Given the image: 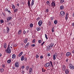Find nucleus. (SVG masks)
<instances>
[{"mask_svg":"<svg viewBox=\"0 0 74 74\" xmlns=\"http://www.w3.org/2000/svg\"><path fill=\"white\" fill-rule=\"evenodd\" d=\"M24 60L26 61V60H27V58H24Z\"/></svg>","mask_w":74,"mask_h":74,"instance_id":"obj_61","label":"nucleus"},{"mask_svg":"<svg viewBox=\"0 0 74 74\" xmlns=\"http://www.w3.org/2000/svg\"><path fill=\"white\" fill-rule=\"evenodd\" d=\"M21 73L23 74H24L25 73V71H23V70L22 71Z\"/></svg>","mask_w":74,"mask_h":74,"instance_id":"obj_39","label":"nucleus"},{"mask_svg":"<svg viewBox=\"0 0 74 74\" xmlns=\"http://www.w3.org/2000/svg\"><path fill=\"white\" fill-rule=\"evenodd\" d=\"M41 42H42V41L40 40L38 41V42L39 43H41Z\"/></svg>","mask_w":74,"mask_h":74,"instance_id":"obj_50","label":"nucleus"},{"mask_svg":"<svg viewBox=\"0 0 74 74\" xmlns=\"http://www.w3.org/2000/svg\"><path fill=\"white\" fill-rule=\"evenodd\" d=\"M10 31V28H9V27H7V31L6 32V33H8V32H9Z\"/></svg>","mask_w":74,"mask_h":74,"instance_id":"obj_14","label":"nucleus"},{"mask_svg":"<svg viewBox=\"0 0 74 74\" xmlns=\"http://www.w3.org/2000/svg\"><path fill=\"white\" fill-rule=\"evenodd\" d=\"M42 72H45V69H43L42 68Z\"/></svg>","mask_w":74,"mask_h":74,"instance_id":"obj_45","label":"nucleus"},{"mask_svg":"<svg viewBox=\"0 0 74 74\" xmlns=\"http://www.w3.org/2000/svg\"><path fill=\"white\" fill-rule=\"evenodd\" d=\"M28 4L29 7H30V0H28Z\"/></svg>","mask_w":74,"mask_h":74,"instance_id":"obj_19","label":"nucleus"},{"mask_svg":"<svg viewBox=\"0 0 74 74\" xmlns=\"http://www.w3.org/2000/svg\"><path fill=\"white\" fill-rule=\"evenodd\" d=\"M3 47L4 48H7V44L6 43H5L3 45Z\"/></svg>","mask_w":74,"mask_h":74,"instance_id":"obj_27","label":"nucleus"},{"mask_svg":"<svg viewBox=\"0 0 74 74\" xmlns=\"http://www.w3.org/2000/svg\"><path fill=\"white\" fill-rule=\"evenodd\" d=\"M2 67L3 68H5V65L4 64L2 65Z\"/></svg>","mask_w":74,"mask_h":74,"instance_id":"obj_55","label":"nucleus"},{"mask_svg":"<svg viewBox=\"0 0 74 74\" xmlns=\"http://www.w3.org/2000/svg\"><path fill=\"white\" fill-rule=\"evenodd\" d=\"M4 71V69H0V72L1 73H3Z\"/></svg>","mask_w":74,"mask_h":74,"instance_id":"obj_28","label":"nucleus"},{"mask_svg":"<svg viewBox=\"0 0 74 74\" xmlns=\"http://www.w3.org/2000/svg\"><path fill=\"white\" fill-rule=\"evenodd\" d=\"M50 64L51 66L52 67V68H53V65L52 64V61H51L50 62Z\"/></svg>","mask_w":74,"mask_h":74,"instance_id":"obj_21","label":"nucleus"},{"mask_svg":"<svg viewBox=\"0 0 74 74\" xmlns=\"http://www.w3.org/2000/svg\"><path fill=\"white\" fill-rule=\"evenodd\" d=\"M49 26H51V22L49 21L48 23Z\"/></svg>","mask_w":74,"mask_h":74,"instance_id":"obj_38","label":"nucleus"},{"mask_svg":"<svg viewBox=\"0 0 74 74\" xmlns=\"http://www.w3.org/2000/svg\"><path fill=\"white\" fill-rule=\"evenodd\" d=\"M57 23H58V21H57V20H56L54 21V24H57Z\"/></svg>","mask_w":74,"mask_h":74,"instance_id":"obj_29","label":"nucleus"},{"mask_svg":"<svg viewBox=\"0 0 74 74\" xmlns=\"http://www.w3.org/2000/svg\"><path fill=\"white\" fill-rule=\"evenodd\" d=\"M12 8L13 9H15V6L14 5H13V6H12Z\"/></svg>","mask_w":74,"mask_h":74,"instance_id":"obj_40","label":"nucleus"},{"mask_svg":"<svg viewBox=\"0 0 74 74\" xmlns=\"http://www.w3.org/2000/svg\"><path fill=\"white\" fill-rule=\"evenodd\" d=\"M26 31L24 30L23 31V34H26Z\"/></svg>","mask_w":74,"mask_h":74,"instance_id":"obj_48","label":"nucleus"},{"mask_svg":"<svg viewBox=\"0 0 74 74\" xmlns=\"http://www.w3.org/2000/svg\"><path fill=\"white\" fill-rule=\"evenodd\" d=\"M69 59H67L66 60V62H69Z\"/></svg>","mask_w":74,"mask_h":74,"instance_id":"obj_47","label":"nucleus"},{"mask_svg":"<svg viewBox=\"0 0 74 74\" xmlns=\"http://www.w3.org/2000/svg\"><path fill=\"white\" fill-rule=\"evenodd\" d=\"M71 53L70 52H67L66 54V56H70L71 55Z\"/></svg>","mask_w":74,"mask_h":74,"instance_id":"obj_11","label":"nucleus"},{"mask_svg":"<svg viewBox=\"0 0 74 74\" xmlns=\"http://www.w3.org/2000/svg\"><path fill=\"white\" fill-rule=\"evenodd\" d=\"M65 73L66 74H69V71L68 69H66L65 71Z\"/></svg>","mask_w":74,"mask_h":74,"instance_id":"obj_13","label":"nucleus"},{"mask_svg":"<svg viewBox=\"0 0 74 74\" xmlns=\"http://www.w3.org/2000/svg\"><path fill=\"white\" fill-rule=\"evenodd\" d=\"M69 68L70 69H71V70H73L74 69V66L73 65L71 64L69 65Z\"/></svg>","mask_w":74,"mask_h":74,"instance_id":"obj_4","label":"nucleus"},{"mask_svg":"<svg viewBox=\"0 0 74 74\" xmlns=\"http://www.w3.org/2000/svg\"><path fill=\"white\" fill-rule=\"evenodd\" d=\"M10 24H11V23H8V24L9 25H10Z\"/></svg>","mask_w":74,"mask_h":74,"instance_id":"obj_62","label":"nucleus"},{"mask_svg":"<svg viewBox=\"0 0 74 74\" xmlns=\"http://www.w3.org/2000/svg\"><path fill=\"white\" fill-rule=\"evenodd\" d=\"M17 11H18V9H15L14 10V12H17Z\"/></svg>","mask_w":74,"mask_h":74,"instance_id":"obj_34","label":"nucleus"},{"mask_svg":"<svg viewBox=\"0 0 74 74\" xmlns=\"http://www.w3.org/2000/svg\"><path fill=\"white\" fill-rule=\"evenodd\" d=\"M0 22H1V23H3V22H4V21L3 20H1L0 21Z\"/></svg>","mask_w":74,"mask_h":74,"instance_id":"obj_52","label":"nucleus"},{"mask_svg":"<svg viewBox=\"0 0 74 74\" xmlns=\"http://www.w3.org/2000/svg\"><path fill=\"white\" fill-rule=\"evenodd\" d=\"M36 30L37 31H40V30H41V28L40 27H38L36 28Z\"/></svg>","mask_w":74,"mask_h":74,"instance_id":"obj_20","label":"nucleus"},{"mask_svg":"<svg viewBox=\"0 0 74 74\" xmlns=\"http://www.w3.org/2000/svg\"><path fill=\"white\" fill-rule=\"evenodd\" d=\"M25 67L24 66H21V69H22V70H23V69H25Z\"/></svg>","mask_w":74,"mask_h":74,"instance_id":"obj_35","label":"nucleus"},{"mask_svg":"<svg viewBox=\"0 0 74 74\" xmlns=\"http://www.w3.org/2000/svg\"><path fill=\"white\" fill-rule=\"evenodd\" d=\"M60 9L61 10H64V6L63 5L61 6Z\"/></svg>","mask_w":74,"mask_h":74,"instance_id":"obj_17","label":"nucleus"},{"mask_svg":"<svg viewBox=\"0 0 74 74\" xmlns=\"http://www.w3.org/2000/svg\"><path fill=\"white\" fill-rule=\"evenodd\" d=\"M21 32H22V31L21 30H19L18 32V35H20V34H21Z\"/></svg>","mask_w":74,"mask_h":74,"instance_id":"obj_23","label":"nucleus"},{"mask_svg":"<svg viewBox=\"0 0 74 74\" xmlns=\"http://www.w3.org/2000/svg\"><path fill=\"white\" fill-rule=\"evenodd\" d=\"M6 10L7 11H8V12H10V10H9L8 9H6Z\"/></svg>","mask_w":74,"mask_h":74,"instance_id":"obj_41","label":"nucleus"},{"mask_svg":"<svg viewBox=\"0 0 74 74\" xmlns=\"http://www.w3.org/2000/svg\"><path fill=\"white\" fill-rule=\"evenodd\" d=\"M50 66V63L48 62L46 64H45V67H48L49 66Z\"/></svg>","mask_w":74,"mask_h":74,"instance_id":"obj_7","label":"nucleus"},{"mask_svg":"<svg viewBox=\"0 0 74 74\" xmlns=\"http://www.w3.org/2000/svg\"><path fill=\"white\" fill-rule=\"evenodd\" d=\"M72 25L73 26V27H74V23H73L72 24Z\"/></svg>","mask_w":74,"mask_h":74,"instance_id":"obj_60","label":"nucleus"},{"mask_svg":"<svg viewBox=\"0 0 74 74\" xmlns=\"http://www.w3.org/2000/svg\"><path fill=\"white\" fill-rule=\"evenodd\" d=\"M24 59H25V57L23 56H22L21 58V60L22 61H23V60H24Z\"/></svg>","mask_w":74,"mask_h":74,"instance_id":"obj_25","label":"nucleus"},{"mask_svg":"<svg viewBox=\"0 0 74 74\" xmlns=\"http://www.w3.org/2000/svg\"><path fill=\"white\" fill-rule=\"evenodd\" d=\"M53 19V17H51L50 18V19H51V20H52Z\"/></svg>","mask_w":74,"mask_h":74,"instance_id":"obj_57","label":"nucleus"},{"mask_svg":"<svg viewBox=\"0 0 74 74\" xmlns=\"http://www.w3.org/2000/svg\"><path fill=\"white\" fill-rule=\"evenodd\" d=\"M38 57H39V56H38V55H37L36 56V58H38Z\"/></svg>","mask_w":74,"mask_h":74,"instance_id":"obj_49","label":"nucleus"},{"mask_svg":"<svg viewBox=\"0 0 74 74\" xmlns=\"http://www.w3.org/2000/svg\"><path fill=\"white\" fill-rule=\"evenodd\" d=\"M33 71V69L32 68H30L29 70V74H31L32 73V71Z\"/></svg>","mask_w":74,"mask_h":74,"instance_id":"obj_9","label":"nucleus"},{"mask_svg":"<svg viewBox=\"0 0 74 74\" xmlns=\"http://www.w3.org/2000/svg\"><path fill=\"white\" fill-rule=\"evenodd\" d=\"M45 12H49V10L48 9H46Z\"/></svg>","mask_w":74,"mask_h":74,"instance_id":"obj_43","label":"nucleus"},{"mask_svg":"<svg viewBox=\"0 0 74 74\" xmlns=\"http://www.w3.org/2000/svg\"><path fill=\"white\" fill-rule=\"evenodd\" d=\"M56 55H55V54H54L53 55V60H56Z\"/></svg>","mask_w":74,"mask_h":74,"instance_id":"obj_24","label":"nucleus"},{"mask_svg":"<svg viewBox=\"0 0 74 74\" xmlns=\"http://www.w3.org/2000/svg\"><path fill=\"white\" fill-rule=\"evenodd\" d=\"M45 37H46V40H47V39H48V37H47V35H46V34H45Z\"/></svg>","mask_w":74,"mask_h":74,"instance_id":"obj_36","label":"nucleus"},{"mask_svg":"<svg viewBox=\"0 0 74 74\" xmlns=\"http://www.w3.org/2000/svg\"><path fill=\"white\" fill-rule=\"evenodd\" d=\"M60 14L61 16H64L65 14V12L63 11H61L60 12Z\"/></svg>","mask_w":74,"mask_h":74,"instance_id":"obj_10","label":"nucleus"},{"mask_svg":"<svg viewBox=\"0 0 74 74\" xmlns=\"http://www.w3.org/2000/svg\"><path fill=\"white\" fill-rule=\"evenodd\" d=\"M64 2V0H61L60 1V3H63Z\"/></svg>","mask_w":74,"mask_h":74,"instance_id":"obj_33","label":"nucleus"},{"mask_svg":"<svg viewBox=\"0 0 74 74\" xmlns=\"http://www.w3.org/2000/svg\"><path fill=\"white\" fill-rule=\"evenodd\" d=\"M51 31L52 32H54V28H53L51 29Z\"/></svg>","mask_w":74,"mask_h":74,"instance_id":"obj_42","label":"nucleus"},{"mask_svg":"<svg viewBox=\"0 0 74 74\" xmlns=\"http://www.w3.org/2000/svg\"><path fill=\"white\" fill-rule=\"evenodd\" d=\"M16 57V55L15 54H13L12 55V59H15Z\"/></svg>","mask_w":74,"mask_h":74,"instance_id":"obj_22","label":"nucleus"},{"mask_svg":"<svg viewBox=\"0 0 74 74\" xmlns=\"http://www.w3.org/2000/svg\"><path fill=\"white\" fill-rule=\"evenodd\" d=\"M19 64L18 62H17L15 63V66L16 67H18V66H19Z\"/></svg>","mask_w":74,"mask_h":74,"instance_id":"obj_6","label":"nucleus"},{"mask_svg":"<svg viewBox=\"0 0 74 74\" xmlns=\"http://www.w3.org/2000/svg\"><path fill=\"white\" fill-rule=\"evenodd\" d=\"M72 53H74V50L72 51Z\"/></svg>","mask_w":74,"mask_h":74,"instance_id":"obj_64","label":"nucleus"},{"mask_svg":"<svg viewBox=\"0 0 74 74\" xmlns=\"http://www.w3.org/2000/svg\"><path fill=\"white\" fill-rule=\"evenodd\" d=\"M17 45L16 44H14L13 45V46L14 47H16Z\"/></svg>","mask_w":74,"mask_h":74,"instance_id":"obj_59","label":"nucleus"},{"mask_svg":"<svg viewBox=\"0 0 74 74\" xmlns=\"http://www.w3.org/2000/svg\"><path fill=\"white\" fill-rule=\"evenodd\" d=\"M47 56H51V55L49 53H48L47 54Z\"/></svg>","mask_w":74,"mask_h":74,"instance_id":"obj_53","label":"nucleus"},{"mask_svg":"<svg viewBox=\"0 0 74 74\" xmlns=\"http://www.w3.org/2000/svg\"><path fill=\"white\" fill-rule=\"evenodd\" d=\"M42 21H40L38 22V25L39 26L41 27V25H42Z\"/></svg>","mask_w":74,"mask_h":74,"instance_id":"obj_3","label":"nucleus"},{"mask_svg":"<svg viewBox=\"0 0 74 74\" xmlns=\"http://www.w3.org/2000/svg\"><path fill=\"white\" fill-rule=\"evenodd\" d=\"M51 7H53V8H54V7H55V6H56L55 2H53L52 3H51Z\"/></svg>","mask_w":74,"mask_h":74,"instance_id":"obj_8","label":"nucleus"},{"mask_svg":"<svg viewBox=\"0 0 74 74\" xmlns=\"http://www.w3.org/2000/svg\"><path fill=\"white\" fill-rule=\"evenodd\" d=\"M26 69H27V70H29V66H27L26 67Z\"/></svg>","mask_w":74,"mask_h":74,"instance_id":"obj_31","label":"nucleus"},{"mask_svg":"<svg viewBox=\"0 0 74 74\" xmlns=\"http://www.w3.org/2000/svg\"><path fill=\"white\" fill-rule=\"evenodd\" d=\"M23 41L26 44V43H27V41H28V39H27V38H26Z\"/></svg>","mask_w":74,"mask_h":74,"instance_id":"obj_12","label":"nucleus"},{"mask_svg":"<svg viewBox=\"0 0 74 74\" xmlns=\"http://www.w3.org/2000/svg\"><path fill=\"white\" fill-rule=\"evenodd\" d=\"M29 44H30V43H29V42H28L27 43V45L28 46V45H29Z\"/></svg>","mask_w":74,"mask_h":74,"instance_id":"obj_56","label":"nucleus"},{"mask_svg":"<svg viewBox=\"0 0 74 74\" xmlns=\"http://www.w3.org/2000/svg\"><path fill=\"white\" fill-rule=\"evenodd\" d=\"M31 46L33 47H35V44L32 45H31Z\"/></svg>","mask_w":74,"mask_h":74,"instance_id":"obj_51","label":"nucleus"},{"mask_svg":"<svg viewBox=\"0 0 74 74\" xmlns=\"http://www.w3.org/2000/svg\"><path fill=\"white\" fill-rule=\"evenodd\" d=\"M40 17H38L36 19V21H39L40 20Z\"/></svg>","mask_w":74,"mask_h":74,"instance_id":"obj_46","label":"nucleus"},{"mask_svg":"<svg viewBox=\"0 0 74 74\" xmlns=\"http://www.w3.org/2000/svg\"><path fill=\"white\" fill-rule=\"evenodd\" d=\"M44 43H45V42H43L42 44H41V45L42 46V45H44Z\"/></svg>","mask_w":74,"mask_h":74,"instance_id":"obj_58","label":"nucleus"},{"mask_svg":"<svg viewBox=\"0 0 74 74\" xmlns=\"http://www.w3.org/2000/svg\"><path fill=\"white\" fill-rule=\"evenodd\" d=\"M53 46V43H51L49 45L47 48V49H51Z\"/></svg>","mask_w":74,"mask_h":74,"instance_id":"obj_2","label":"nucleus"},{"mask_svg":"<svg viewBox=\"0 0 74 74\" xmlns=\"http://www.w3.org/2000/svg\"><path fill=\"white\" fill-rule=\"evenodd\" d=\"M7 62L8 63H11V60H8Z\"/></svg>","mask_w":74,"mask_h":74,"instance_id":"obj_30","label":"nucleus"},{"mask_svg":"<svg viewBox=\"0 0 74 74\" xmlns=\"http://www.w3.org/2000/svg\"><path fill=\"white\" fill-rule=\"evenodd\" d=\"M34 0H33L32 1V2L31 3V4L30 5L31 7H32L33 6V5H34Z\"/></svg>","mask_w":74,"mask_h":74,"instance_id":"obj_18","label":"nucleus"},{"mask_svg":"<svg viewBox=\"0 0 74 74\" xmlns=\"http://www.w3.org/2000/svg\"><path fill=\"white\" fill-rule=\"evenodd\" d=\"M11 48H12V47H11L8 48L6 50V51L7 52V53H10L11 52Z\"/></svg>","mask_w":74,"mask_h":74,"instance_id":"obj_1","label":"nucleus"},{"mask_svg":"<svg viewBox=\"0 0 74 74\" xmlns=\"http://www.w3.org/2000/svg\"><path fill=\"white\" fill-rule=\"evenodd\" d=\"M46 4H47L48 5L50 6H51V3L49 2V1H47L46 2Z\"/></svg>","mask_w":74,"mask_h":74,"instance_id":"obj_15","label":"nucleus"},{"mask_svg":"<svg viewBox=\"0 0 74 74\" xmlns=\"http://www.w3.org/2000/svg\"><path fill=\"white\" fill-rule=\"evenodd\" d=\"M66 69V66L65 65H63L62 66V69L63 70H65Z\"/></svg>","mask_w":74,"mask_h":74,"instance_id":"obj_16","label":"nucleus"},{"mask_svg":"<svg viewBox=\"0 0 74 74\" xmlns=\"http://www.w3.org/2000/svg\"><path fill=\"white\" fill-rule=\"evenodd\" d=\"M30 27H32L33 26V25L32 23H31L30 24Z\"/></svg>","mask_w":74,"mask_h":74,"instance_id":"obj_32","label":"nucleus"},{"mask_svg":"<svg viewBox=\"0 0 74 74\" xmlns=\"http://www.w3.org/2000/svg\"><path fill=\"white\" fill-rule=\"evenodd\" d=\"M12 19V17L8 16L7 18V21L8 22L9 21H10Z\"/></svg>","mask_w":74,"mask_h":74,"instance_id":"obj_5","label":"nucleus"},{"mask_svg":"<svg viewBox=\"0 0 74 74\" xmlns=\"http://www.w3.org/2000/svg\"><path fill=\"white\" fill-rule=\"evenodd\" d=\"M67 15H66V16L65 17V19H66V20L67 21V19H68V17Z\"/></svg>","mask_w":74,"mask_h":74,"instance_id":"obj_37","label":"nucleus"},{"mask_svg":"<svg viewBox=\"0 0 74 74\" xmlns=\"http://www.w3.org/2000/svg\"><path fill=\"white\" fill-rule=\"evenodd\" d=\"M40 59H42L43 58V56H40Z\"/></svg>","mask_w":74,"mask_h":74,"instance_id":"obj_54","label":"nucleus"},{"mask_svg":"<svg viewBox=\"0 0 74 74\" xmlns=\"http://www.w3.org/2000/svg\"><path fill=\"white\" fill-rule=\"evenodd\" d=\"M35 41H36V40L35 39H34L32 41L33 43H34V42H35Z\"/></svg>","mask_w":74,"mask_h":74,"instance_id":"obj_44","label":"nucleus"},{"mask_svg":"<svg viewBox=\"0 0 74 74\" xmlns=\"http://www.w3.org/2000/svg\"><path fill=\"white\" fill-rule=\"evenodd\" d=\"M28 47V46L27 45L25 46V48H27Z\"/></svg>","mask_w":74,"mask_h":74,"instance_id":"obj_63","label":"nucleus"},{"mask_svg":"<svg viewBox=\"0 0 74 74\" xmlns=\"http://www.w3.org/2000/svg\"><path fill=\"white\" fill-rule=\"evenodd\" d=\"M23 54V52H21L18 55V57H20Z\"/></svg>","mask_w":74,"mask_h":74,"instance_id":"obj_26","label":"nucleus"}]
</instances>
